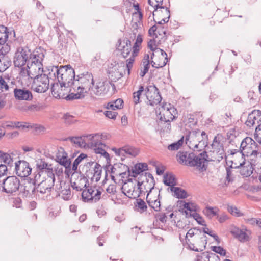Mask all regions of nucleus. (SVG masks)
Masks as SVG:
<instances>
[{
  "label": "nucleus",
  "mask_w": 261,
  "mask_h": 261,
  "mask_svg": "<svg viewBox=\"0 0 261 261\" xmlns=\"http://www.w3.org/2000/svg\"><path fill=\"white\" fill-rule=\"evenodd\" d=\"M155 53L160 55L162 62H155L152 60L151 61V64L152 66L155 68L164 67L168 62L167 54L163 49L160 48L156 49Z\"/></svg>",
  "instance_id": "obj_31"
},
{
  "label": "nucleus",
  "mask_w": 261,
  "mask_h": 261,
  "mask_svg": "<svg viewBox=\"0 0 261 261\" xmlns=\"http://www.w3.org/2000/svg\"><path fill=\"white\" fill-rule=\"evenodd\" d=\"M254 166L252 165L248 162L243 161L240 163L239 166H237L235 168H239L240 172L241 175L248 177L250 176L254 170Z\"/></svg>",
  "instance_id": "obj_29"
},
{
  "label": "nucleus",
  "mask_w": 261,
  "mask_h": 261,
  "mask_svg": "<svg viewBox=\"0 0 261 261\" xmlns=\"http://www.w3.org/2000/svg\"><path fill=\"white\" fill-rule=\"evenodd\" d=\"M0 161L3 162L8 165L11 166L13 163V159L7 153H5L0 150Z\"/></svg>",
  "instance_id": "obj_46"
},
{
  "label": "nucleus",
  "mask_w": 261,
  "mask_h": 261,
  "mask_svg": "<svg viewBox=\"0 0 261 261\" xmlns=\"http://www.w3.org/2000/svg\"><path fill=\"white\" fill-rule=\"evenodd\" d=\"M88 182V180L85 178H81L79 180L76 182H74L72 185V187L76 191H83L84 188H87L86 187L87 184Z\"/></svg>",
  "instance_id": "obj_41"
},
{
  "label": "nucleus",
  "mask_w": 261,
  "mask_h": 261,
  "mask_svg": "<svg viewBox=\"0 0 261 261\" xmlns=\"http://www.w3.org/2000/svg\"><path fill=\"white\" fill-rule=\"evenodd\" d=\"M36 166L38 169L41 170L42 172H43L51 166V165H48L45 162L41 160L37 163Z\"/></svg>",
  "instance_id": "obj_51"
},
{
  "label": "nucleus",
  "mask_w": 261,
  "mask_h": 261,
  "mask_svg": "<svg viewBox=\"0 0 261 261\" xmlns=\"http://www.w3.org/2000/svg\"><path fill=\"white\" fill-rule=\"evenodd\" d=\"M54 185L53 180H51V179H45L38 185L37 190L41 194H46L47 197L50 195V191Z\"/></svg>",
  "instance_id": "obj_25"
},
{
  "label": "nucleus",
  "mask_w": 261,
  "mask_h": 261,
  "mask_svg": "<svg viewBox=\"0 0 261 261\" xmlns=\"http://www.w3.org/2000/svg\"><path fill=\"white\" fill-rule=\"evenodd\" d=\"M223 136L221 134H218L214 138L212 144L213 152H216L218 157L216 159L218 161L222 160L225 155L223 144L222 142Z\"/></svg>",
  "instance_id": "obj_16"
},
{
  "label": "nucleus",
  "mask_w": 261,
  "mask_h": 261,
  "mask_svg": "<svg viewBox=\"0 0 261 261\" xmlns=\"http://www.w3.org/2000/svg\"><path fill=\"white\" fill-rule=\"evenodd\" d=\"M219 210L217 207L206 206L203 210V214L208 218L212 219L214 217H217Z\"/></svg>",
  "instance_id": "obj_37"
},
{
  "label": "nucleus",
  "mask_w": 261,
  "mask_h": 261,
  "mask_svg": "<svg viewBox=\"0 0 261 261\" xmlns=\"http://www.w3.org/2000/svg\"><path fill=\"white\" fill-rule=\"evenodd\" d=\"M212 250L221 255L225 256L226 255V250L221 246H214L213 247Z\"/></svg>",
  "instance_id": "obj_57"
},
{
  "label": "nucleus",
  "mask_w": 261,
  "mask_h": 261,
  "mask_svg": "<svg viewBox=\"0 0 261 261\" xmlns=\"http://www.w3.org/2000/svg\"><path fill=\"white\" fill-rule=\"evenodd\" d=\"M176 109L170 103H165L160 112V119L166 122H170L176 117Z\"/></svg>",
  "instance_id": "obj_14"
},
{
  "label": "nucleus",
  "mask_w": 261,
  "mask_h": 261,
  "mask_svg": "<svg viewBox=\"0 0 261 261\" xmlns=\"http://www.w3.org/2000/svg\"><path fill=\"white\" fill-rule=\"evenodd\" d=\"M44 58V55L42 53L38 50H35L33 53L31 52L30 58L29 59V65L31 62L30 65L35 70L39 73L40 71H43V65L42 62Z\"/></svg>",
  "instance_id": "obj_15"
},
{
  "label": "nucleus",
  "mask_w": 261,
  "mask_h": 261,
  "mask_svg": "<svg viewBox=\"0 0 261 261\" xmlns=\"http://www.w3.org/2000/svg\"><path fill=\"white\" fill-rule=\"evenodd\" d=\"M115 104V107L116 109H120L123 107V101L122 99L119 98L115 101H113Z\"/></svg>",
  "instance_id": "obj_64"
},
{
  "label": "nucleus",
  "mask_w": 261,
  "mask_h": 261,
  "mask_svg": "<svg viewBox=\"0 0 261 261\" xmlns=\"http://www.w3.org/2000/svg\"><path fill=\"white\" fill-rule=\"evenodd\" d=\"M34 81L32 87L38 93H44L49 88V74H41L35 75L33 78Z\"/></svg>",
  "instance_id": "obj_9"
},
{
  "label": "nucleus",
  "mask_w": 261,
  "mask_h": 261,
  "mask_svg": "<svg viewBox=\"0 0 261 261\" xmlns=\"http://www.w3.org/2000/svg\"><path fill=\"white\" fill-rule=\"evenodd\" d=\"M48 74L50 80H57L60 84V88L58 83H51V93L53 96L57 98H63L64 93H62L63 87L70 92V89L72 88V82L75 80L74 70L70 65L65 66H49Z\"/></svg>",
  "instance_id": "obj_1"
},
{
  "label": "nucleus",
  "mask_w": 261,
  "mask_h": 261,
  "mask_svg": "<svg viewBox=\"0 0 261 261\" xmlns=\"http://www.w3.org/2000/svg\"><path fill=\"white\" fill-rule=\"evenodd\" d=\"M230 232L235 238L241 242H246L250 240V232L247 230L241 229L233 225L230 227Z\"/></svg>",
  "instance_id": "obj_17"
},
{
  "label": "nucleus",
  "mask_w": 261,
  "mask_h": 261,
  "mask_svg": "<svg viewBox=\"0 0 261 261\" xmlns=\"http://www.w3.org/2000/svg\"><path fill=\"white\" fill-rule=\"evenodd\" d=\"M148 194L146 197V201L149 206L153 208L156 212L160 211L161 202L159 199L160 194H158L156 196L152 197L150 195L149 189H148Z\"/></svg>",
  "instance_id": "obj_28"
},
{
  "label": "nucleus",
  "mask_w": 261,
  "mask_h": 261,
  "mask_svg": "<svg viewBox=\"0 0 261 261\" xmlns=\"http://www.w3.org/2000/svg\"><path fill=\"white\" fill-rule=\"evenodd\" d=\"M195 261H220V259L215 253L204 252L196 256Z\"/></svg>",
  "instance_id": "obj_32"
},
{
  "label": "nucleus",
  "mask_w": 261,
  "mask_h": 261,
  "mask_svg": "<svg viewBox=\"0 0 261 261\" xmlns=\"http://www.w3.org/2000/svg\"><path fill=\"white\" fill-rule=\"evenodd\" d=\"M258 152L256 150H253L251 151L249 155V161H248L249 163L254 166H255L257 163V155Z\"/></svg>",
  "instance_id": "obj_49"
},
{
  "label": "nucleus",
  "mask_w": 261,
  "mask_h": 261,
  "mask_svg": "<svg viewBox=\"0 0 261 261\" xmlns=\"http://www.w3.org/2000/svg\"><path fill=\"white\" fill-rule=\"evenodd\" d=\"M91 142V147L94 150L96 154H100L103 156L107 160L110 159L109 153L106 151L105 148L107 146L102 143L100 141H96L94 137Z\"/></svg>",
  "instance_id": "obj_22"
},
{
  "label": "nucleus",
  "mask_w": 261,
  "mask_h": 261,
  "mask_svg": "<svg viewBox=\"0 0 261 261\" xmlns=\"http://www.w3.org/2000/svg\"><path fill=\"white\" fill-rule=\"evenodd\" d=\"M117 114L118 113L117 112L109 110L106 111L105 112V115L107 117L112 119H116Z\"/></svg>",
  "instance_id": "obj_62"
},
{
  "label": "nucleus",
  "mask_w": 261,
  "mask_h": 261,
  "mask_svg": "<svg viewBox=\"0 0 261 261\" xmlns=\"http://www.w3.org/2000/svg\"><path fill=\"white\" fill-rule=\"evenodd\" d=\"M217 219L220 223L226 222L228 219V216L225 213H222L221 215L217 216Z\"/></svg>",
  "instance_id": "obj_61"
},
{
  "label": "nucleus",
  "mask_w": 261,
  "mask_h": 261,
  "mask_svg": "<svg viewBox=\"0 0 261 261\" xmlns=\"http://www.w3.org/2000/svg\"><path fill=\"white\" fill-rule=\"evenodd\" d=\"M203 233H201V232H200V236L197 238V241L199 246L205 248V245L207 244V237L205 234L206 233L212 237L214 233L212 231L210 230V229L207 227L203 228Z\"/></svg>",
  "instance_id": "obj_34"
},
{
  "label": "nucleus",
  "mask_w": 261,
  "mask_h": 261,
  "mask_svg": "<svg viewBox=\"0 0 261 261\" xmlns=\"http://www.w3.org/2000/svg\"><path fill=\"white\" fill-rule=\"evenodd\" d=\"M163 24H158V25H154L151 27L149 31L148 34L150 36L153 38L162 39L166 35V29L162 26Z\"/></svg>",
  "instance_id": "obj_26"
},
{
  "label": "nucleus",
  "mask_w": 261,
  "mask_h": 261,
  "mask_svg": "<svg viewBox=\"0 0 261 261\" xmlns=\"http://www.w3.org/2000/svg\"><path fill=\"white\" fill-rule=\"evenodd\" d=\"M164 182L166 185L170 187H175L174 186L176 185L175 175L171 173H166L164 176Z\"/></svg>",
  "instance_id": "obj_39"
},
{
  "label": "nucleus",
  "mask_w": 261,
  "mask_h": 261,
  "mask_svg": "<svg viewBox=\"0 0 261 261\" xmlns=\"http://www.w3.org/2000/svg\"><path fill=\"white\" fill-rule=\"evenodd\" d=\"M63 118L64 119L65 123L67 124H70L74 122V117L67 114L64 115Z\"/></svg>",
  "instance_id": "obj_60"
},
{
  "label": "nucleus",
  "mask_w": 261,
  "mask_h": 261,
  "mask_svg": "<svg viewBox=\"0 0 261 261\" xmlns=\"http://www.w3.org/2000/svg\"><path fill=\"white\" fill-rule=\"evenodd\" d=\"M68 139L70 140L71 142L75 144L76 146L80 147H85L86 145V143L81 137H69Z\"/></svg>",
  "instance_id": "obj_45"
},
{
  "label": "nucleus",
  "mask_w": 261,
  "mask_h": 261,
  "mask_svg": "<svg viewBox=\"0 0 261 261\" xmlns=\"http://www.w3.org/2000/svg\"><path fill=\"white\" fill-rule=\"evenodd\" d=\"M135 206L136 210L140 213H143L147 210V206L146 203L141 198L136 200Z\"/></svg>",
  "instance_id": "obj_43"
},
{
  "label": "nucleus",
  "mask_w": 261,
  "mask_h": 261,
  "mask_svg": "<svg viewBox=\"0 0 261 261\" xmlns=\"http://www.w3.org/2000/svg\"><path fill=\"white\" fill-rule=\"evenodd\" d=\"M145 95L148 100V103L153 106L160 103L162 97L159 91L154 85H150L145 89Z\"/></svg>",
  "instance_id": "obj_13"
},
{
  "label": "nucleus",
  "mask_w": 261,
  "mask_h": 261,
  "mask_svg": "<svg viewBox=\"0 0 261 261\" xmlns=\"http://www.w3.org/2000/svg\"><path fill=\"white\" fill-rule=\"evenodd\" d=\"M176 158L179 164L190 167H195L201 172L206 170L207 166L205 163L210 161L207 152L205 151L197 155L193 152H189L184 150L179 151L176 154Z\"/></svg>",
  "instance_id": "obj_4"
},
{
  "label": "nucleus",
  "mask_w": 261,
  "mask_h": 261,
  "mask_svg": "<svg viewBox=\"0 0 261 261\" xmlns=\"http://www.w3.org/2000/svg\"><path fill=\"white\" fill-rule=\"evenodd\" d=\"M13 92L14 97L17 100L30 101L33 99L32 92L25 88H15Z\"/></svg>",
  "instance_id": "obj_23"
},
{
  "label": "nucleus",
  "mask_w": 261,
  "mask_h": 261,
  "mask_svg": "<svg viewBox=\"0 0 261 261\" xmlns=\"http://www.w3.org/2000/svg\"><path fill=\"white\" fill-rule=\"evenodd\" d=\"M35 185L33 182L28 181L24 184L23 194L25 196L32 195L35 191Z\"/></svg>",
  "instance_id": "obj_38"
},
{
  "label": "nucleus",
  "mask_w": 261,
  "mask_h": 261,
  "mask_svg": "<svg viewBox=\"0 0 261 261\" xmlns=\"http://www.w3.org/2000/svg\"><path fill=\"white\" fill-rule=\"evenodd\" d=\"M59 163L66 168L69 167L70 166V162L69 161L67 156H62V158L60 159Z\"/></svg>",
  "instance_id": "obj_58"
},
{
  "label": "nucleus",
  "mask_w": 261,
  "mask_h": 261,
  "mask_svg": "<svg viewBox=\"0 0 261 261\" xmlns=\"http://www.w3.org/2000/svg\"><path fill=\"white\" fill-rule=\"evenodd\" d=\"M184 142V137L179 140L177 142L173 143L168 146L169 150H177L182 145Z\"/></svg>",
  "instance_id": "obj_50"
},
{
  "label": "nucleus",
  "mask_w": 261,
  "mask_h": 261,
  "mask_svg": "<svg viewBox=\"0 0 261 261\" xmlns=\"http://www.w3.org/2000/svg\"><path fill=\"white\" fill-rule=\"evenodd\" d=\"M227 210L231 215L234 216L240 217L243 215L240 210L235 206H228Z\"/></svg>",
  "instance_id": "obj_54"
},
{
  "label": "nucleus",
  "mask_w": 261,
  "mask_h": 261,
  "mask_svg": "<svg viewBox=\"0 0 261 261\" xmlns=\"http://www.w3.org/2000/svg\"><path fill=\"white\" fill-rule=\"evenodd\" d=\"M87 155L84 153H81L80 155L74 160L72 167V170L74 172H75L77 169V166L80 162L85 158L87 157Z\"/></svg>",
  "instance_id": "obj_48"
},
{
  "label": "nucleus",
  "mask_w": 261,
  "mask_h": 261,
  "mask_svg": "<svg viewBox=\"0 0 261 261\" xmlns=\"http://www.w3.org/2000/svg\"><path fill=\"white\" fill-rule=\"evenodd\" d=\"M20 68L19 74L22 78L33 79L36 74L39 73L36 70L33 69V68H32L30 65H29V63H28L26 67L22 66Z\"/></svg>",
  "instance_id": "obj_33"
},
{
  "label": "nucleus",
  "mask_w": 261,
  "mask_h": 261,
  "mask_svg": "<svg viewBox=\"0 0 261 261\" xmlns=\"http://www.w3.org/2000/svg\"><path fill=\"white\" fill-rule=\"evenodd\" d=\"M20 180L15 176H9L3 180L2 191L8 194L15 195L18 191Z\"/></svg>",
  "instance_id": "obj_8"
},
{
  "label": "nucleus",
  "mask_w": 261,
  "mask_h": 261,
  "mask_svg": "<svg viewBox=\"0 0 261 261\" xmlns=\"http://www.w3.org/2000/svg\"><path fill=\"white\" fill-rule=\"evenodd\" d=\"M102 191L100 187L88 186L82 191V200L85 202H97L101 198Z\"/></svg>",
  "instance_id": "obj_7"
},
{
  "label": "nucleus",
  "mask_w": 261,
  "mask_h": 261,
  "mask_svg": "<svg viewBox=\"0 0 261 261\" xmlns=\"http://www.w3.org/2000/svg\"><path fill=\"white\" fill-rule=\"evenodd\" d=\"M25 14V12L23 10H20L17 13V17L19 19H22L23 18H24L26 20H28L29 19V16L31 17V15L30 14H28L26 15Z\"/></svg>",
  "instance_id": "obj_63"
},
{
  "label": "nucleus",
  "mask_w": 261,
  "mask_h": 261,
  "mask_svg": "<svg viewBox=\"0 0 261 261\" xmlns=\"http://www.w3.org/2000/svg\"><path fill=\"white\" fill-rule=\"evenodd\" d=\"M61 193L62 194L63 198L65 200H68L71 197V191L68 186H66V188L62 190Z\"/></svg>",
  "instance_id": "obj_52"
},
{
  "label": "nucleus",
  "mask_w": 261,
  "mask_h": 261,
  "mask_svg": "<svg viewBox=\"0 0 261 261\" xmlns=\"http://www.w3.org/2000/svg\"><path fill=\"white\" fill-rule=\"evenodd\" d=\"M182 206L183 208L185 209L186 217H188L189 215L196 211L197 209V205L194 203L184 202Z\"/></svg>",
  "instance_id": "obj_42"
},
{
  "label": "nucleus",
  "mask_w": 261,
  "mask_h": 261,
  "mask_svg": "<svg viewBox=\"0 0 261 261\" xmlns=\"http://www.w3.org/2000/svg\"><path fill=\"white\" fill-rule=\"evenodd\" d=\"M170 190L173 192V196L178 199H184L188 196L187 191L180 187H170Z\"/></svg>",
  "instance_id": "obj_36"
},
{
  "label": "nucleus",
  "mask_w": 261,
  "mask_h": 261,
  "mask_svg": "<svg viewBox=\"0 0 261 261\" xmlns=\"http://www.w3.org/2000/svg\"><path fill=\"white\" fill-rule=\"evenodd\" d=\"M111 177L113 180L115 176H121L122 178H124L127 176L130 175V171L128 166L121 164L120 166H115L111 167Z\"/></svg>",
  "instance_id": "obj_19"
},
{
  "label": "nucleus",
  "mask_w": 261,
  "mask_h": 261,
  "mask_svg": "<svg viewBox=\"0 0 261 261\" xmlns=\"http://www.w3.org/2000/svg\"><path fill=\"white\" fill-rule=\"evenodd\" d=\"M112 150L115 151L116 153L119 155L126 154L136 156L139 152V150L137 148L128 146H124L119 149L113 148Z\"/></svg>",
  "instance_id": "obj_30"
},
{
  "label": "nucleus",
  "mask_w": 261,
  "mask_h": 261,
  "mask_svg": "<svg viewBox=\"0 0 261 261\" xmlns=\"http://www.w3.org/2000/svg\"><path fill=\"white\" fill-rule=\"evenodd\" d=\"M148 3L154 10L163 5V0H148Z\"/></svg>",
  "instance_id": "obj_53"
},
{
  "label": "nucleus",
  "mask_w": 261,
  "mask_h": 261,
  "mask_svg": "<svg viewBox=\"0 0 261 261\" xmlns=\"http://www.w3.org/2000/svg\"><path fill=\"white\" fill-rule=\"evenodd\" d=\"M142 93L145 94V89L143 86L140 85L138 90L133 94V101L135 105L140 103V96Z\"/></svg>",
  "instance_id": "obj_44"
},
{
  "label": "nucleus",
  "mask_w": 261,
  "mask_h": 261,
  "mask_svg": "<svg viewBox=\"0 0 261 261\" xmlns=\"http://www.w3.org/2000/svg\"><path fill=\"white\" fill-rule=\"evenodd\" d=\"M94 83L93 76L90 72H86L75 76L72 82V88L70 89V93L66 98L73 100L84 97L85 94L90 91Z\"/></svg>",
  "instance_id": "obj_2"
},
{
  "label": "nucleus",
  "mask_w": 261,
  "mask_h": 261,
  "mask_svg": "<svg viewBox=\"0 0 261 261\" xmlns=\"http://www.w3.org/2000/svg\"><path fill=\"white\" fill-rule=\"evenodd\" d=\"M101 171V166L99 164L96 163L93 169V176L95 177L96 181H98L100 179Z\"/></svg>",
  "instance_id": "obj_47"
},
{
  "label": "nucleus",
  "mask_w": 261,
  "mask_h": 261,
  "mask_svg": "<svg viewBox=\"0 0 261 261\" xmlns=\"http://www.w3.org/2000/svg\"><path fill=\"white\" fill-rule=\"evenodd\" d=\"M152 185L150 187H148V181L146 182H138L137 190H136L135 185L132 182H125L122 186L121 189L123 194L131 199H135L140 196V194L142 192H148V189H149L150 192L153 188L154 183L153 178L152 177L151 179Z\"/></svg>",
  "instance_id": "obj_5"
},
{
  "label": "nucleus",
  "mask_w": 261,
  "mask_h": 261,
  "mask_svg": "<svg viewBox=\"0 0 261 261\" xmlns=\"http://www.w3.org/2000/svg\"><path fill=\"white\" fill-rule=\"evenodd\" d=\"M143 14L141 11H136L133 13V20L135 21V23L140 22L142 21Z\"/></svg>",
  "instance_id": "obj_56"
},
{
  "label": "nucleus",
  "mask_w": 261,
  "mask_h": 261,
  "mask_svg": "<svg viewBox=\"0 0 261 261\" xmlns=\"http://www.w3.org/2000/svg\"><path fill=\"white\" fill-rule=\"evenodd\" d=\"M106 192L110 195H114L116 193V185L111 184L106 188Z\"/></svg>",
  "instance_id": "obj_59"
},
{
  "label": "nucleus",
  "mask_w": 261,
  "mask_h": 261,
  "mask_svg": "<svg viewBox=\"0 0 261 261\" xmlns=\"http://www.w3.org/2000/svg\"><path fill=\"white\" fill-rule=\"evenodd\" d=\"M31 50L27 47H20L17 49L14 57V64L15 67L24 66L30 58Z\"/></svg>",
  "instance_id": "obj_10"
},
{
  "label": "nucleus",
  "mask_w": 261,
  "mask_h": 261,
  "mask_svg": "<svg viewBox=\"0 0 261 261\" xmlns=\"http://www.w3.org/2000/svg\"><path fill=\"white\" fill-rule=\"evenodd\" d=\"M46 174L47 177L45 179H51V180H53V184H54L55 180V176L53 170L52 166H50L46 170L44 171Z\"/></svg>",
  "instance_id": "obj_55"
},
{
  "label": "nucleus",
  "mask_w": 261,
  "mask_h": 261,
  "mask_svg": "<svg viewBox=\"0 0 261 261\" xmlns=\"http://www.w3.org/2000/svg\"><path fill=\"white\" fill-rule=\"evenodd\" d=\"M253 144L255 145V142L250 137H246L243 139L241 143L240 148V151H236L234 152H232V154H233L236 152H238L239 155L241 156V158L243 159L245 153H246L247 156L248 155V154L249 153V152L247 151H246V150H248L250 148H251V145Z\"/></svg>",
  "instance_id": "obj_24"
},
{
  "label": "nucleus",
  "mask_w": 261,
  "mask_h": 261,
  "mask_svg": "<svg viewBox=\"0 0 261 261\" xmlns=\"http://www.w3.org/2000/svg\"><path fill=\"white\" fill-rule=\"evenodd\" d=\"M109 86L103 81L97 82L95 85L93 83V86H91V88L89 93L92 95L95 94L97 96H101L104 95L109 90Z\"/></svg>",
  "instance_id": "obj_21"
},
{
  "label": "nucleus",
  "mask_w": 261,
  "mask_h": 261,
  "mask_svg": "<svg viewBox=\"0 0 261 261\" xmlns=\"http://www.w3.org/2000/svg\"><path fill=\"white\" fill-rule=\"evenodd\" d=\"M15 83L13 81H11L9 78H4L0 76V91L2 92H7L9 93L13 91L15 87Z\"/></svg>",
  "instance_id": "obj_27"
},
{
  "label": "nucleus",
  "mask_w": 261,
  "mask_h": 261,
  "mask_svg": "<svg viewBox=\"0 0 261 261\" xmlns=\"http://www.w3.org/2000/svg\"><path fill=\"white\" fill-rule=\"evenodd\" d=\"M152 14L153 20L156 24H165L168 22L170 17L169 8L164 5L153 10Z\"/></svg>",
  "instance_id": "obj_11"
},
{
  "label": "nucleus",
  "mask_w": 261,
  "mask_h": 261,
  "mask_svg": "<svg viewBox=\"0 0 261 261\" xmlns=\"http://www.w3.org/2000/svg\"><path fill=\"white\" fill-rule=\"evenodd\" d=\"M15 164L16 173L18 176L25 177L30 175L32 168L28 162L25 161H19L18 162H16Z\"/></svg>",
  "instance_id": "obj_20"
},
{
  "label": "nucleus",
  "mask_w": 261,
  "mask_h": 261,
  "mask_svg": "<svg viewBox=\"0 0 261 261\" xmlns=\"http://www.w3.org/2000/svg\"><path fill=\"white\" fill-rule=\"evenodd\" d=\"M13 34L15 36L14 31H9V29L4 25H0V54L6 55L11 50L12 41L9 40V37Z\"/></svg>",
  "instance_id": "obj_6"
},
{
  "label": "nucleus",
  "mask_w": 261,
  "mask_h": 261,
  "mask_svg": "<svg viewBox=\"0 0 261 261\" xmlns=\"http://www.w3.org/2000/svg\"><path fill=\"white\" fill-rule=\"evenodd\" d=\"M245 124L249 128L255 127V132L261 130V111L254 110L248 116Z\"/></svg>",
  "instance_id": "obj_12"
},
{
  "label": "nucleus",
  "mask_w": 261,
  "mask_h": 261,
  "mask_svg": "<svg viewBox=\"0 0 261 261\" xmlns=\"http://www.w3.org/2000/svg\"><path fill=\"white\" fill-rule=\"evenodd\" d=\"M143 41L142 36L138 34L134 46L132 47L131 41L128 38L124 39L123 41L119 40V45L117 49L120 51L121 55L124 58H126L129 55L130 51H133L130 58L126 61V68L128 75L130 73L131 69L133 67L135 58L137 56L140 50V46Z\"/></svg>",
  "instance_id": "obj_3"
},
{
  "label": "nucleus",
  "mask_w": 261,
  "mask_h": 261,
  "mask_svg": "<svg viewBox=\"0 0 261 261\" xmlns=\"http://www.w3.org/2000/svg\"><path fill=\"white\" fill-rule=\"evenodd\" d=\"M189 140H191L190 142L197 141L199 144L202 143V145H206L208 136L204 131L201 132L199 129H197L191 132L188 137H186V144H188V141Z\"/></svg>",
  "instance_id": "obj_18"
},
{
  "label": "nucleus",
  "mask_w": 261,
  "mask_h": 261,
  "mask_svg": "<svg viewBox=\"0 0 261 261\" xmlns=\"http://www.w3.org/2000/svg\"><path fill=\"white\" fill-rule=\"evenodd\" d=\"M148 170V165L146 163L136 164L132 169L131 176L136 177L141 172Z\"/></svg>",
  "instance_id": "obj_35"
},
{
  "label": "nucleus",
  "mask_w": 261,
  "mask_h": 261,
  "mask_svg": "<svg viewBox=\"0 0 261 261\" xmlns=\"http://www.w3.org/2000/svg\"><path fill=\"white\" fill-rule=\"evenodd\" d=\"M0 72H4L11 65V62L8 57L0 54Z\"/></svg>",
  "instance_id": "obj_40"
}]
</instances>
